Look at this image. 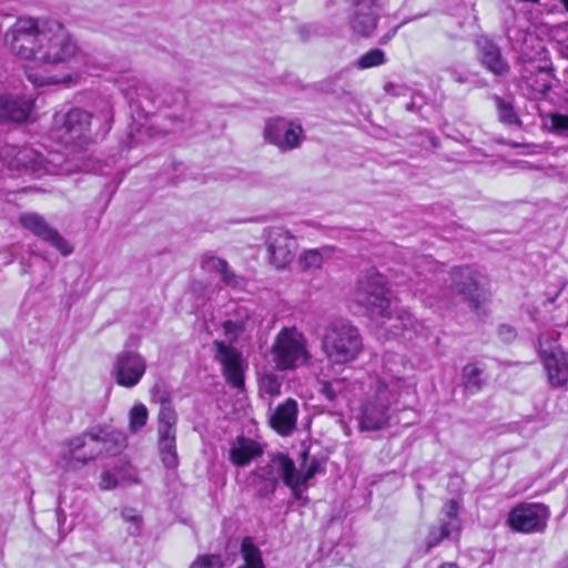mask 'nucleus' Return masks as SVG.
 <instances>
[{
    "mask_svg": "<svg viewBox=\"0 0 568 568\" xmlns=\"http://www.w3.org/2000/svg\"><path fill=\"white\" fill-rule=\"evenodd\" d=\"M390 295L386 277L372 270L358 278L354 298L371 316L395 320L398 324H394L392 327L406 331L413 324V316L409 312L393 304Z\"/></svg>",
    "mask_w": 568,
    "mask_h": 568,
    "instance_id": "f257e3e1",
    "label": "nucleus"
},
{
    "mask_svg": "<svg viewBox=\"0 0 568 568\" xmlns=\"http://www.w3.org/2000/svg\"><path fill=\"white\" fill-rule=\"evenodd\" d=\"M113 105L110 100L100 102L95 113H89L81 108H71L63 114L54 116V130L67 142H84L91 132V125L97 126L95 138H105L113 123Z\"/></svg>",
    "mask_w": 568,
    "mask_h": 568,
    "instance_id": "f03ea898",
    "label": "nucleus"
},
{
    "mask_svg": "<svg viewBox=\"0 0 568 568\" xmlns=\"http://www.w3.org/2000/svg\"><path fill=\"white\" fill-rule=\"evenodd\" d=\"M322 351L333 365L355 361L363 351V338L359 329L344 321L329 324L322 337Z\"/></svg>",
    "mask_w": 568,
    "mask_h": 568,
    "instance_id": "7ed1b4c3",
    "label": "nucleus"
},
{
    "mask_svg": "<svg viewBox=\"0 0 568 568\" xmlns=\"http://www.w3.org/2000/svg\"><path fill=\"white\" fill-rule=\"evenodd\" d=\"M449 291L467 303L476 313L490 301V291L486 277L470 266L454 267L449 278Z\"/></svg>",
    "mask_w": 568,
    "mask_h": 568,
    "instance_id": "20e7f679",
    "label": "nucleus"
},
{
    "mask_svg": "<svg viewBox=\"0 0 568 568\" xmlns=\"http://www.w3.org/2000/svg\"><path fill=\"white\" fill-rule=\"evenodd\" d=\"M101 438V434L84 432L68 439L57 460L58 467L63 471H75L94 460L105 452Z\"/></svg>",
    "mask_w": 568,
    "mask_h": 568,
    "instance_id": "39448f33",
    "label": "nucleus"
},
{
    "mask_svg": "<svg viewBox=\"0 0 568 568\" xmlns=\"http://www.w3.org/2000/svg\"><path fill=\"white\" fill-rule=\"evenodd\" d=\"M44 39V23L40 27L32 18H19L4 36V41L14 55L34 61H38V51Z\"/></svg>",
    "mask_w": 568,
    "mask_h": 568,
    "instance_id": "423d86ee",
    "label": "nucleus"
},
{
    "mask_svg": "<svg viewBox=\"0 0 568 568\" xmlns=\"http://www.w3.org/2000/svg\"><path fill=\"white\" fill-rule=\"evenodd\" d=\"M396 393L382 382L376 385L375 393L362 406L359 417L361 430L375 432L386 427L392 413L398 410Z\"/></svg>",
    "mask_w": 568,
    "mask_h": 568,
    "instance_id": "0eeeda50",
    "label": "nucleus"
},
{
    "mask_svg": "<svg viewBox=\"0 0 568 568\" xmlns=\"http://www.w3.org/2000/svg\"><path fill=\"white\" fill-rule=\"evenodd\" d=\"M44 33L45 39L38 51V62L61 63L74 55L77 45L60 22L45 21Z\"/></svg>",
    "mask_w": 568,
    "mask_h": 568,
    "instance_id": "6e6552de",
    "label": "nucleus"
},
{
    "mask_svg": "<svg viewBox=\"0 0 568 568\" xmlns=\"http://www.w3.org/2000/svg\"><path fill=\"white\" fill-rule=\"evenodd\" d=\"M272 353L280 371L295 368L307 361L304 337L294 328H284L280 332L272 346Z\"/></svg>",
    "mask_w": 568,
    "mask_h": 568,
    "instance_id": "1a4fd4ad",
    "label": "nucleus"
},
{
    "mask_svg": "<svg viewBox=\"0 0 568 568\" xmlns=\"http://www.w3.org/2000/svg\"><path fill=\"white\" fill-rule=\"evenodd\" d=\"M550 517L549 507L541 503H519L511 508L507 523L518 532H544Z\"/></svg>",
    "mask_w": 568,
    "mask_h": 568,
    "instance_id": "9d476101",
    "label": "nucleus"
},
{
    "mask_svg": "<svg viewBox=\"0 0 568 568\" xmlns=\"http://www.w3.org/2000/svg\"><path fill=\"white\" fill-rule=\"evenodd\" d=\"M265 246L268 262L277 270L290 265L296 253V239L283 227H268L264 230Z\"/></svg>",
    "mask_w": 568,
    "mask_h": 568,
    "instance_id": "9b49d317",
    "label": "nucleus"
},
{
    "mask_svg": "<svg viewBox=\"0 0 568 568\" xmlns=\"http://www.w3.org/2000/svg\"><path fill=\"white\" fill-rule=\"evenodd\" d=\"M146 371L145 358L132 349L121 351L114 359L112 376L118 385L132 388L140 383Z\"/></svg>",
    "mask_w": 568,
    "mask_h": 568,
    "instance_id": "f8f14e48",
    "label": "nucleus"
},
{
    "mask_svg": "<svg viewBox=\"0 0 568 568\" xmlns=\"http://www.w3.org/2000/svg\"><path fill=\"white\" fill-rule=\"evenodd\" d=\"M296 475L294 460L285 453H272L267 459L262 460L253 470V476L262 480L280 485L292 486V478Z\"/></svg>",
    "mask_w": 568,
    "mask_h": 568,
    "instance_id": "ddd939ff",
    "label": "nucleus"
},
{
    "mask_svg": "<svg viewBox=\"0 0 568 568\" xmlns=\"http://www.w3.org/2000/svg\"><path fill=\"white\" fill-rule=\"evenodd\" d=\"M214 346L216 348L215 359L221 364L222 374L227 384L234 388H244V371L247 365L243 359L242 353L237 348L220 341H215Z\"/></svg>",
    "mask_w": 568,
    "mask_h": 568,
    "instance_id": "4468645a",
    "label": "nucleus"
},
{
    "mask_svg": "<svg viewBox=\"0 0 568 568\" xmlns=\"http://www.w3.org/2000/svg\"><path fill=\"white\" fill-rule=\"evenodd\" d=\"M19 222L26 230L57 248L63 256L73 252V246L55 229L51 227L40 214L33 212L21 214Z\"/></svg>",
    "mask_w": 568,
    "mask_h": 568,
    "instance_id": "2eb2a0df",
    "label": "nucleus"
},
{
    "mask_svg": "<svg viewBox=\"0 0 568 568\" xmlns=\"http://www.w3.org/2000/svg\"><path fill=\"white\" fill-rule=\"evenodd\" d=\"M476 44L479 62L485 69L498 78L508 75L510 65L503 57L501 49L497 43L487 38H480Z\"/></svg>",
    "mask_w": 568,
    "mask_h": 568,
    "instance_id": "dca6fc26",
    "label": "nucleus"
},
{
    "mask_svg": "<svg viewBox=\"0 0 568 568\" xmlns=\"http://www.w3.org/2000/svg\"><path fill=\"white\" fill-rule=\"evenodd\" d=\"M33 102L13 94H0V124H21L30 116Z\"/></svg>",
    "mask_w": 568,
    "mask_h": 568,
    "instance_id": "f3484780",
    "label": "nucleus"
},
{
    "mask_svg": "<svg viewBox=\"0 0 568 568\" xmlns=\"http://www.w3.org/2000/svg\"><path fill=\"white\" fill-rule=\"evenodd\" d=\"M554 67L551 63L544 65L531 64V68H526L523 75V83L530 90V97L540 99L548 94L552 87L555 78Z\"/></svg>",
    "mask_w": 568,
    "mask_h": 568,
    "instance_id": "a211bd4d",
    "label": "nucleus"
},
{
    "mask_svg": "<svg viewBox=\"0 0 568 568\" xmlns=\"http://www.w3.org/2000/svg\"><path fill=\"white\" fill-rule=\"evenodd\" d=\"M540 357L549 383L555 387L564 386L568 382V353L559 347H551L550 351L541 348Z\"/></svg>",
    "mask_w": 568,
    "mask_h": 568,
    "instance_id": "6ab92c4d",
    "label": "nucleus"
},
{
    "mask_svg": "<svg viewBox=\"0 0 568 568\" xmlns=\"http://www.w3.org/2000/svg\"><path fill=\"white\" fill-rule=\"evenodd\" d=\"M297 414V402L287 398L274 409L270 416V425L282 436L291 435L296 427Z\"/></svg>",
    "mask_w": 568,
    "mask_h": 568,
    "instance_id": "aec40b11",
    "label": "nucleus"
},
{
    "mask_svg": "<svg viewBox=\"0 0 568 568\" xmlns=\"http://www.w3.org/2000/svg\"><path fill=\"white\" fill-rule=\"evenodd\" d=\"M263 455V447L252 438L236 437L229 450L230 462L237 467H245L252 460Z\"/></svg>",
    "mask_w": 568,
    "mask_h": 568,
    "instance_id": "412c9836",
    "label": "nucleus"
},
{
    "mask_svg": "<svg viewBox=\"0 0 568 568\" xmlns=\"http://www.w3.org/2000/svg\"><path fill=\"white\" fill-rule=\"evenodd\" d=\"M129 105L132 112L148 116L156 111V88L140 83L129 92Z\"/></svg>",
    "mask_w": 568,
    "mask_h": 568,
    "instance_id": "4be33fe9",
    "label": "nucleus"
},
{
    "mask_svg": "<svg viewBox=\"0 0 568 568\" xmlns=\"http://www.w3.org/2000/svg\"><path fill=\"white\" fill-rule=\"evenodd\" d=\"M378 19L379 10L353 6L349 24L355 33L368 38L376 30Z\"/></svg>",
    "mask_w": 568,
    "mask_h": 568,
    "instance_id": "5701e85b",
    "label": "nucleus"
},
{
    "mask_svg": "<svg viewBox=\"0 0 568 568\" xmlns=\"http://www.w3.org/2000/svg\"><path fill=\"white\" fill-rule=\"evenodd\" d=\"M158 449L165 468L174 469L178 467L176 433L158 432Z\"/></svg>",
    "mask_w": 568,
    "mask_h": 568,
    "instance_id": "b1692460",
    "label": "nucleus"
},
{
    "mask_svg": "<svg viewBox=\"0 0 568 568\" xmlns=\"http://www.w3.org/2000/svg\"><path fill=\"white\" fill-rule=\"evenodd\" d=\"M490 98L495 103L497 118L500 123L506 126H523V121L520 120L514 104V98H504L498 94H491Z\"/></svg>",
    "mask_w": 568,
    "mask_h": 568,
    "instance_id": "393cba45",
    "label": "nucleus"
},
{
    "mask_svg": "<svg viewBox=\"0 0 568 568\" xmlns=\"http://www.w3.org/2000/svg\"><path fill=\"white\" fill-rule=\"evenodd\" d=\"M347 70H341L318 82L315 88L322 92L335 94L339 98L351 94V83L346 80Z\"/></svg>",
    "mask_w": 568,
    "mask_h": 568,
    "instance_id": "a878e982",
    "label": "nucleus"
},
{
    "mask_svg": "<svg viewBox=\"0 0 568 568\" xmlns=\"http://www.w3.org/2000/svg\"><path fill=\"white\" fill-rule=\"evenodd\" d=\"M156 110L179 104L186 105L189 103V93L186 91L169 85L156 88Z\"/></svg>",
    "mask_w": 568,
    "mask_h": 568,
    "instance_id": "bb28decb",
    "label": "nucleus"
},
{
    "mask_svg": "<svg viewBox=\"0 0 568 568\" xmlns=\"http://www.w3.org/2000/svg\"><path fill=\"white\" fill-rule=\"evenodd\" d=\"M301 468H296V476L308 483L316 474L325 471L326 458L310 456L307 450L301 453Z\"/></svg>",
    "mask_w": 568,
    "mask_h": 568,
    "instance_id": "cd10ccee",
    "label": "nucleus"
},
{
    "mask_svg": "<svg viewBox=\"0 0 568 568\" xmlns=\"http://www.w3.org/2000/svg\"><path fill=\"white\" fill-rule=\"evenodd\" d=\"M463 383L469 393L479 392L486 384L484 368L478 363H468L463 367Z\"/></svg>",
    "mask_w": 568,
    "mask_h": 568,
    "instance_id": "c85d7f7f",
    "label": "nucleus"
},
{
    "mask_svg": "<svg viewBox=\"0 0 568 568\" xmlns=\"http://www.w3.org/2000/svg\"><path fill=\"white\" fill-rule=\"evenodd\" d=\"M240 550L244 559V564L237 568H265L262 552L253 542L251 537L247 536L243 538Z\"/></svg>",
    "mask_w": 568,
    "mask_h": 568,
    "instance_id": "c756f323",
    "label": "nucleus"
},
{
    "mask_svg": "<svg viewBox=\"0 0 568 568\" xmlns=\"http://www.w3.org/2000/svg\"><path fill=\"white\" fill-rule=\"evenodd\" d=\"M460 508L462 501L459 498H452L446 501L440 510L439 523L445 524L455 531H459L462 528V520L459 518Z\"/></svg>",
    "mask_w": 568,
    "mask_h": 568,
    "instance_id": "7c9ffc66",
    "label": "nucleus"
},
{
    "mask_svg": "<svg viewBox=\"0 0 568 568\" xmlns=\"http://www.w3.org/2000/svg\"><path fill=\"white\" fill-rule=\"evenodd\" d=\"M414 272L417 277H423L422 281L414 280L413 276L409 275V281L414 282V285L416 286V291L424 292L425 287H419L423 281L428 280V275L432 274L435 270V262L426 255H419L416 256L413 264Z\"/></svg>",
    "mask_w": 568,
    "mask_h": 568,
    "instance_id": "2f4dec72",
    "label": "nucleus"
},
{
    "mask_svg": "<svg viewBox=\"0 0 568 568\" xmlns=\"http://www.w3.org/2000/svg\"><path fill=\"white\" fill-rule=\"evenodd\" d=\"M290 124L291 122L280 118L268 120L264 128L265 140L280 148L281 141L283 140Z\"/></svg>",
    "mask_w": 568,
    "mask_h": 568,
    "instance_id": "473e14b6",
    "label": "nucleus"
},
{
    "mask_svg": "<svg viewBox=\"0 0 568 568\" xmlns=\"http://www.w3.org/2000/svg\"><path fill=\"white\" fill-rule=\"evenodd\" d=\"M98 434L102 435L101 440L108 455H116L126 446V436L120 430L101 429Z\"/></svg>",
    "mask_w": 568,
    "mask_h": 568,
    "instance_id": "72a5a7b5",
    "label": "nucleus"
},
{
    "mask_svg": "<svg viewBox=\"0 0 568 568\" xmlns=\"http://www.w3.org/2000/svg\"><path fill=\"white\" fill-rule=\"evenodd\" d=\"M316 389H317V393L321 396H323L329 404H334L337 396L344 389V381L343 379L317 381Z\"/></svg>",
    "mask_w": 568,
    "mask_h": 568,
    "instance_id": "f704fd0d",
    "label": "nucleus"
},
{
    "mask_svg": "<svg viewBox=\"0 0 568 568\" xmlns=\"http://www.w3.org/2000/svg\"><path fill=\"white\" fill-rule=\"evenodd\" d=\"M197 109L190 108L185 109L181 113H171L169 115L170 121L174 130H184L186 128H193L197 124L196 119Z\"/></svg>",
    "mask_w": 568,
    "mask_h": 568,
    "instance_id": "c9c22d12",
    "label": "nucleus"
},
{
    "mask_svg": "<svg viewBox=\"0 0 568 568\" xmlns=\"http://www.w3.org/2000/svg\"><path fill=\"white\" fill-rule=\"evenodd\" d=\"M158 432L176 433L178 414L172 404L160 406Z\"/></svg>",
    "mask_w": 568,
    "mask_h": 568,
    "instance_id": "e433bc0d",
    "label": "nucleus"
},
{
    "mask_svg": "<svg viewBox=\"0 0 568 568\" xmlns=\"http://www.w3.org/2000/svg\"><path fill=\"white\" fill-rule=\"evenodd\" d=\"M303 140V129L300 124L291 122L280 144L281 151H290L300 146Z\"/></svg>",
    "mask_w": 568,
    "mask_h": 568,
    "instance_id": "4c0bfd02",
    "label": "nucleus"
},
{
    "mask_svg": "<svg viewBox=\"0 0 568 568\" xmlns=\"http://www.w3.org/2000/svg\"><path fill=\"white\" fill-rule=\"evenodd\" d=\"M455 530L439 523L438 526H432L426 538V551H430L438 546L444 539L449 538Z\"/></svg>",
    "mask_w": 568,
    "mask_h": 568,
    "instance_id": "58836bf2",
    "label": "nucleus"
},
{
    "mask_svg": "<svg viewBox=\"0 0 568 568\" xmlns=\"http://www.w3.org/2000/svg\"><path fill=\"white\" fill-rule=\"evenodd\" d=\"M386 62L385 52L382 49L375 48L364 53L357 59L355 65L358 69H369L382 65Z\"/></svg>",
    "mask_w": 568,
    "mask_h": 568,
    "instance_id": "ea45409f",
    "label": "nucleus"
},
{
    "mask_svg": "<svg viewBox=\"0 0 568 568\" xmlns=\"http://www.w3.org/2000/svg\"><path fill=\"white\" fill-rule=\"evenodd\" d=\"M17 160L19 164L33 172L39 171L43 162L42 155L34 152L32 149L20 150L17 154Z\"/></svg>",
    "mask_w": 568,
    "mask_h": 568,
    "instance_id": "a19ab883",
    "label": "nucleus"
},
{
    "mask_svg": "<svg viewBox=\"0 0 568 568\" xmlns=\"http://www.w3.org/2000/svg\"><path fill=\"white\" fill-rule=\"evenodd\" d=\"M252 486L255 488V496L257 498H272L277 489V485L272 481L262 480L253 476V470L248 475Z\"/></svg>",
    "mask_w": 568,
    "mask_h": 568,
    "instance_id": "79ce46f5",
    "label": "nucleus"
},
{
    "mask_svg": "<svg viewBox=\"0 0 568 568\" xmlns=\"http://www.w3.org/2000/svg\"><path fill=\"white\" fill-rule=\"evenodd\" d=\"M121 518L129 524L128 534L139 536L142 529V516L134 508H124L121 511Z\"/></svg>",
    "mask_w": 568,
    "mask_h": 568,
    "instance_id": "37998d69",
    "label": "nucleus"
},
{
    "mask_svg": "<svg viewBox=\"0 0 568 568\" xmlns=\"http://www.w3.org/2000/svg\"><path fill=\"white\" fill-rule=\"evenodd\" d=\"M148 422V409L143 404L134 405L130 410V429L132 433L141 430Z\"/></svg>",
    "mask_w": 568,
    "mask_h": 568,
    "instance_id": "c03bdc74",
    "label": "nucleus"
},
{
    "mask_svg": "<svg viewBox=\"0 0 568 568\" xmlns=\"http://www.w3.org/2000/svg\"><path fill=\"white\" fill-rule=\"evenodd\" d=\"M546 125L557 134H568V114L552 112L548 115Z\"/></svg>",
    "mask_w": 568,
    "mask_h": 568,
    "instance_id": "a18cd8bd",
    "label": "nucleus"
},
{
    "mask_svg": "<svg viewBox=\"0 0 568 568\" xmlns=\"http://www.w3.org/2000/svg\"><path fill=\"white\" fill-rule=\"evenodd\" d=\"M222 557L216 554L200 555L191 564V568H224Z\"/></svg>",
    "mask_w": 568,
    "mask_h": 568,
    "instance_id": "49530a36",
    "label": "nucleus"
},
{
    "mask_svg": "<svg viewBox=\"0 0 568 568\" xmlns=\"http://www.w3.org/2000/svg\"><path fill=\"white\" fill-rule=\"evenodd\" d=\"M151 395L154 402L159 403L160 406L172 404V394L170 388L164 382H156L151 389Z\"/></svg>",
    "mask_w": 568,
    "mask_h": 568,
    "instance_id": "de8ad7c7",
    "label": "nucleus"
},
{
    "mask_svg": "<svg viewBox=\"0 0 568 568\" xmlns=\"http://www.w3.org/2000/svg\"><path fill=\"white\" fill-rule=\"evenodd\" d=\"M260 387L270 396H277L281 393L282 383L274 374H265L260 379Z\"/></svg>",
    "mask_w": 568,
    "mask_h": 568,
    "instance_id": "09e8293b",
    "label": "nucleus"
},
{
    "mask_svg": "<svg viewBox=\"0 0 568 568\" xmlns=\"http://www.w3.org/2000/svg\"><path fill=\"white\" fill-rule=\"evenodd\" d=\"M223 328L225 335L232 339H236L240 335H242L246 328V322L243 320L233 321L227 320L223 323Z\"/></svg>",
    "mask_w": 568,
    "mask_h": 568,
    "instance_id": "8fccbe9b",
    "label": "nucleus"
},
{
    "mask_svg": "<svg viewBox=\"0 0 568 568\" xmlns=\"http://www.w3.org/2000/svg\"><path fill=\"white\" fill-rule=\"evenodd\" d=\"M291 490H292V494H293V497L296 499V500H304V501H307V498L304 497L303 495V490L307 488V481L300 478L298 476H294L292 478V486H287Z\"/></svg>",
    "mask_w": 568,
    "mask_h": 568,
    "instance_id": "3c124183",
    "label": "nucleus"
},
{
    "mask_svg": "<svg viewBox=\"0 0 568 568\" xmlns=\"http://www.w3.org/2000/svg\"><path fill=\"white\" fill-rule=\"evenodd\" d=\"M323 257L317 251H308L303 258L304 268H320L322 266Z\"/></svg>",
    "mask_w": 568,
    "mask_h": 568,
    "instance_id": "603ef678",
    "label": "nucleus"
},
{
    "mask_svg": "<svg viewBox=\"0 0 568 568\" xmlns=\"http://www.w3.org/2000/svg\"><path fill=\"white\" fill-rule=\"evenodd\" d=\"M118 478L110 471H103L100 476L99 486L102 490L113 489L118 486Z\"/></svg>",
    "mask_w": 568,
    "mask_h": 568,
    "instance_id": "864d4df0",
    "label": "nucleus"
},
{
    "mask_svg": "<svg viewBox=\"0 0 568 568\" xmlns=\"http://www.w3.org/2000/svg\"><path fill=\"white\" fill-rule=\"evenodd\" d=\"M221 275L225 285L231 287H239L241 285L242 278L232 272L229 266L221 273Z\"/></svg>",
    "mask_w": 568,
    "mask_h": 568,
    "instance_id": "5fc2aeb1",
    "label": "nucleus"
},
{
    "mask_svg": "<svg viewBox=\"0 0 568 568\" xmlns=\"http://www.w3.org/2000/svg\"><path fill=\"white\" fill-rule=\"evenodd\" d=\"M448 73H449L450 78L453 79V81H455L457 83L465 84V83L473 82L470 74L459 71L455 68H449Z\"/></svg>",
    "mask_w": 568,
    "mask_h": 568,
    "instance_id": "6e6d98bb",
    "label": "nucleus"
},
{
    "mask_svg": "<svg viewBox=\"0 0 568 568\" xmlns=\"http://www.w3.org/2000/svg\"><path fill=\"white\" fill-rule=\"evenodd\" d=\"M205 264L213 268L214 271L219 272L220 274L225 271V268L227 267V262L223 258H220V257H216V256H211L209 257L206 261H205Z\"/></svg>",
    "mask_w": 568,
    "mask_h": 568,
    "instance_id": "4d7b16f0",
    "label": "nucleus"
},
{
    "mask_svg": "<svg viewBox=\"0 0 568 568\" xmlns=\"http://www.w3.org/2000/svg\"><path fill=\"white\" fill-rule=\"evenodd\" d=\"M498 335L500 339L509 343L515 339L516 331L510 325L503 324L498 328Z\"/></svg>",
    "mask_w": 568,
    "mask_h": 568,
    "instance_id": "13d9d810",
    "label": "nucleus"
},
{
    "mask_svg": "<svg viewBox=\"0 0 568 568\" xmlns=\"http://www.w3.org/2000/svg\"><path fill=\"white\" fill-rule=\"evenodd\" d=\"M352 4L368 9H382V0H352Z\"/></svg>",
    "mask_w": 568,
    "mask_h": 568,
    "instance_id": "bf43d9fd",
    "label": "nucleus"
},
{
    "mask_svg": "<svg viewBox=\"0 0 568 568\" xmlns=\"http://www.w3.org/2000/svg\"><path fill=\"white\" fill-rule=\"evenodd\" d=\"M402 24H398L396 27H394L393 29H390L389 31H387L381 39H379V44L384 45V44H387L394 37L395 34L397 33L398 29L400 28Z\"/></svg>",
    "mask_w": 568,
    "mask_h": 568,
    "instance_id": "052dcab7",
    "label": "nucleus"
},
{
    "mask_svg": "<svg viewBox=\"0 0 568 568\" xmlns=\"http://www.w3.org/2000/svg\"><path fill=\"white\" fill-rule=\"evenodd\" d=\"M297 31L303 40H306L307 37L310 36V29L305 26L298 27Z\"/></svg>",
    "mask_w": 568,
    "mask_h": 568,
    "instance_id": "680f3d73",
    "label": "nucleus"
},
{
    "mask_svg": "<svg viewBox=\"0 0 568 568\" xmlns=\"http://www.w3.org/2000/svg\"><path fill=\"white\" fill-rule=\"evenodd\" d=\"M561 54L565 57V58H568V44H564L561 47Z\"/></svg>",
    "mask_w": 568,
    "mask_h": 568,
    "instance_id": "e2e57ef3",
    "label": "nucleus"
},
{
    "mask_svg": "<svg viewBox=\"0 0 568 568\" xmlns=\"http://www.w3.org/2000/svg\"><path fill=\"white\" fill-rule=\"evenodd\" d=\"M395 88V84L393 83H386L385 84V91L388 93H392V90Z\"/></svg>",
    "mask_w": 568,
    "mask_h": 568,
    "instance_id": "0e129e2a",
    "label": "nucleus"
},
{
    "mask_svg": "<svg viewBox=\"0 0 568 568\" xmlns=\"http://www.w3.org/2000/svg\"><path fill=\"white\" fill-rule=\"evenodd\" d=\"M406 110L407 111H415L416 110L415 103L414 102L407 103L406 104Z\"/></svg>",
    "mask_w": 568,
    "mask_h": 568,
    "instance_id": "69168bd1",
    "label": "nucleus"
},
{
    "mask_svg": "<svg viewBox=\"0 0 568 568\" xmlns=\"http://www.w3.org/2000/svg\"><path fill=\"white\" fill-rule=\"evenodd\" d=\"M557 568H568V557Z\"/></svg>",
    "mask_w": 568,
    "mask_h": 568,
    "instance_id": "338daca9",
    "label": "nucleus"
},
{
    "mask_svg": "<svg viewBox=\"0 0 568 568\" xmlns=\"http://www.w3.org/2000/svg\"><path fill=\"white\" fill-rule=\"evenodd\" d=\"M440 568H457V566L455 564H444Z\"/></svg>",
    "mask_w": 568,
    "mask_h": 568,
    "instance_id": "774afa93",
    "label": "nucleus"
}]
</instances>
